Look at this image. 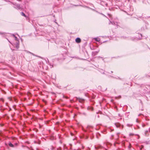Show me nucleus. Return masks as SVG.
<instances>
[{
    "label": "nucleus",
    "mask_w": 150,
    "mask_h": 150,
    "mask_svg": "<svg viewBox=\"0 0 150 150\" xmlns=\"http://www.w3.org/2000/svg\"><path fill=\"white\" fill-rule=\"evenodd\" d=\"M148 132V130L146 131H145V134H146Z\"/></svg>",
    "instance_id": "nucleus-27"
},
{
    "label": "nucleus",
    "mask_w": 150,
    "mask_h": 150,
    "mask_svg": "<svg viewBox=\"0 0 150 150\" xmlns=\"http://www.w3.org/2000/svg\"><path fill=\"white\" fill-rule=\"evenodd\" d=\"M110 72L111 73H112L113 72L112 71H111Z\"/></svg>",
    "instance_id": "nucleus-39"
},
{
    "label": "nucleus",
    "mask_w": 150,
    "mask_h": 150,
    "mask_svg": "<svg viewBox=\"0 0 150 150\" xmlns=\"http://www.w3.org/2000/svg\"><path fill=\"white\" fill-rule=\"evenodd\" d=\"M98 13H99V14L102 15L104 17L107 18V17L105 15H104V14H103L102 13H99V12H98Z\"/></svg>",
    "instance_id": "nucleus-18"
},
{
    "label": "nucleus",
    "mask_w": 150,
    "mask_h": 150,
    "mask_svg": "<svg viewBox=\"0 0 150 150\" xmlns=\"http://www.w3.org/2000/svg\"><path fill=\"white\" fill-rule=\"evenodd\" d=\"M140 37H139L138 38H136V37H132L131 38V39L132 41H135L136 40H137L138 39L139 40H140L142 39V34H140Z\"/></svg>",
    "instance_id": "nucleus-3"
},
{
    "label": "nucleus",
    "mask_w": 150,
    "mask_h": 150,
    "mask_svg": "<svg viewBox=\"0 0 150 150\" xmlns=\"http://www.w3.org/2000/svg\"><path fill=\"white\" fill-rule=\"evenodd\" d=\"M108 73H109V74H111V73H110L109 72H108Z\"/></svg>",
    "instance_id": "nucleus-45"
},
{
    "label": "nucleus",
    "mask_w": 150,
    "mask_h": 150,
    "mask_svg": "<svg viewBox=\"0 0 150 150\" xmlns=\"http://www.w3.org/2000/svg\"><path fill=\"white\" fill-rule=\"evenodd\" d=\"M145 125L144 124H143L142 125V126L143 127H145Z\"/></svg>",
    "instance_id": "nucleus-28"
},
{
    "label": "nucleus",
    "mask_w": 150,
    "mask_h": 150,
    "mask_svg": "<svg viewBox=\"0 0 150 150\" xmlns=\"http://www.w3.org/2000/svg\"><path fill=\"white\" fill-rule=\"evenodd\" d=\"M113 136H114V135H112V137H113Z\"/></svg>",
    "instance_id": "nucleus-44"
},
{
    "label": "nucleus",
    "mask_w": 150,
    "mask_h": 150,
    "mask_svg": "<svg viewBox=\"0 0 150 150\" xmlns=\"http://www.w3.org/2000/svg\"><path fill=\"white\" fill-rule=\"evenodd\" d=\"M0 136L2 137H3V134L1 133L0 132Z\"/></svg>",
    "instance_id": "nucleus-23"
},
{
    "label": "nucleus",
    "mask_w": 150,
    "mask_h": 150,
    "mask_svg": "<svg viewBox=\"0 0 150 150\" xmlns=\"http://www.w3.org/2000/svg\"><path fill=\"white\" fill-rule=\"evenodd\" d=\"M81 41V39L79 38H77L75 39V41L77 43H79Z\"/></svg>",
    "instance_id": "nucleus-7"
},
{
    "label": "nucleus",
    "mask_w": 150,
    "mask_h": 150,
    "mask_svg": "<svg viewBox=\"0 0 150 150\" xmlns=\"http://www.w3.org/2000/svg\"><path fill=\"white\" fill-rule=\"evenodd\" d=\"M29 53H30V54H32V55H33V56H37V57H38V56H36V55H35V54H34L33 53H32V52H29Z\"/></svg>",
    "instance_id": "nucleus-20"
},
{
    "label": "nucleus",
    "mask_w": 150,
    "mask_h": 150,
    "mask_svg": "<svg viewBox=\"0 0 150 150\" xmlns=\"http://www.w3.org/2000/svg\"><path fill=\"white\" fill-rule=\"evenodd\" d=\"M11 3L13 4L14 6L13 7L15 8H16L18 10L21 9L22 8V6H21V4H17L16 3H13L12 2H10Z\"/></svg>",
    "instance_id": "nucleus-1"
},
{
    "label": "nucleus",
    "mask_w": 150,
    "mask_h": 150,
    "mask_svg": "<svg viewBox=\"0 0 150 150\" xmlns=\"http://www.w3.org/2000/svg\"><path fill=\"white\" fill-rule=\"evenodd\" d=\"M80 114L81 115H83L85 116H87V114L85 112H83L80 113Z\"/></svg>",
    "instance_id": "nucleus-13"
},
{
    "label": "nucleus",
    "mask_w": 150,
    "mask_h": 150,
    "mask_svg": "<svg viewBox=\"0 0 150 150\" xmlns=\"http://www.w3.org/2000/svg\"><path fill=\"white\" fill-rule=\"evenodd\" d=\"M37 150H38V149H37Z\"/></svg>",
    "instance_id": "nucleus-48"
},
{
    "label": "nucleus",
    "mask_w": 150,
    "mask_h": 150,
    "mask_svg": "<svg viewBox=\"0 0 150 150\" xmlns=\"http://www.w3.org/2000/svg\"><path fill=\"white\" fill-rule=\"evenodd\" d=\"M114 79H120V80H121V79L119 77H115V78H114Z\"/></svg>",
    "instance_id": "nucleus-19"
},
{
    "label": "nucleus",
    "mask_w": 150,
    "mask_h": 150,
    "mask_svg": "<svg viewBox=\"0 0 150 150\" xmlns=\"http://www.w3.org/2000/svg\"><path fill=\"white\" fill-rule=\"evenodd\" d=\"M74 150H80V149H77V150H76V149H74Z\"/></svg>",
    "instance_id": "nucleus-38"
},
{
    "label": "nucleus",
    "mask_w": 150,
    "mask_h": 150,
    "mask_svg": "<svg viewBox=\"0 0 150 150\" xmlns=\"http://www.w3.org/2000/svg\"><path fill=\"white\" fill-rule=\"evenodd\" d=\"M146 76L147 77H148V76L149 77V76H150L149 75H148V76Z\"/></svg>",
    "instance_id": "nucleus-40"
},
{
    "label": "nucleus",
    "mask_w": 150,
    "mask_h": 150,
    "mask_svg": "<svg viewBox=\"0 0 150 150\" xmlns=\"http://www.w3.org/2000/svg\"><path fill=\"white\" fill-rule=\"evenodd\" d=\"M60 143L61 144L62 143V142H61V140H60Z\"/></svg>",
    "instance_id": "nucleus-37"
},
{
    "label": "nucleus",
    "mask_w": 150,
    "mask_h": 150,
    "mask_svg": "<svg viewBox=\"0 0 150 150\" xmlns=\"http://www.w3.org/2000/svg\"><path fill=\"white\" fill-rule=\"evenodd\" d=\"M77 99L79 100V102L80 103H82L84 101V99L80 98H77Z\"/></svg>",
    "instance_id": "nucleus-9"
},
{
    "label": "nucleus",
    "mask_w": 150,
    "mask_h": 150,
    "mask_svg": "<svg viewBox=\"0 0 150 150\" xmlns=\"http://www.w3.org/2000/svg\"><path fill=\"white\" fill-rule=\"evenodd\" d=\"M140 103H142V102L141 100H140Z\"/></svg>",
    "instance_id": "nucleus-43"
},
{
    "label": "nucleus",
    "mask_w": 150,
    "mask_h": 150,
    "mask_svg": "<svg viewBox=\"0 0 150 150\" xmlns=\"http://www.w3.org/2000/svg\"><path fill=\"white\" fill-rule=\"evenodd\" d=\"M91 126H88L86 127L87 129V130H86L84 129H83V130L85 132H91V131L90 130V128H92Z\"/></svg>",
    "instance_id": "nucleus-4"
},
{
    "label": "nucleus",
    "mask_w": 150,
    "mask_h": 150,
    "mask_svg": "<svg viewBox=\"0 0 150 150\" xmlns=\"http://www.w3.org/2000/svg\"><path fill=\"white\" fill-rule=\"evenodd\" d=\"M15 38V40H16L17 41V42L19 41V39L18 38L16 37H15V38Z\"/></svg>",
    "instance_id": "nucleus-17"
},
{
    "label": "nucleus",
    "mask_w": 150,
    "mask_h": 150,
    "mask_svg": "<svg viewBox=\"0 0 150 150\" xmlns=\"http://www.w3.org/2000/svg\"><path fill=\"white\" fill-rule=\"evenodd\" d=\"M136 122H139V120H138V119H136Z\"/></svg>",
    "instance_id": "nucleus-29"
},
{
    "label": "nucleus",
    "mask_w": 150,
    "mask_h": 150,
    "mask_svg": "<svg viewBox=\"0 0 150 150\" xmlns=\"http://www.w3.org/2000/svg\"><path fill=\"white\" fill-rule=\"evenodd\" d=\"M99 71L101 73L104 74V71L102 69H100Z\"/></svg>",
    "instance_id": "nucleus-15"
},
{
    "label": "nucleus",
    "mask_w": 150,
    "mask_h": 150,
    "mask_svg": "<svg viewBox=\"0 0 150 150\" xmlns=\"http://www.w3.org/2000/svg\"><path fill=\"white\" fill-rule=\"evenodd\" d=\"M11 50H12V51H13V50H14L12 49L11 48Z\"/></svg>",
    "instance_id": "nucleus-35"
},
{
    "label": "nucleus",
    "mask_w": 150,
    "mask_h": 150,
    "mask_svg": "<svg viewBox=\"0 0 150 150\" xmlns=\"http://www.w3.org/2000/svg\"><path fill=\"white\" fill-rule=\"evenodd\" d=\"M96 41L99 42L100 40V39L99 38H94Z\"/></svg>",
    "instance_id": "nucleus-12"
},
{
    "label": "nucleus",
    "mask_w": 150,
    "mask_h": 150,
    "mask_svg": "<svg viewBox=\"0 0 150 150\" xmlns=\"http://www.w3.org/2000/svg\"><path fill=\"white\" fill-rule=\"evenodd\" d=\"M1 139L0 138V141L1 140Z\"/></svg>",
    "instance_id": "nucleus-47"
},
{
    "label": "nucleus",
    "mask_w": 150,
    "mask_h": 150,
    "mask_svg": "<svg viewBox=\"0 0 150 150\" xmlns=\"http://www.w3.org/2000/svg\"><path fill=\"white\" fill-rule=\"evenodd\" d=\"M134 135V134L133 133H130L129 134L130 136H133Z\"/></svg>",
    "instance_id": "nucleus-25"
},
{
    "label": "nucleus",
    "mask_w": 150,
    "mask_h": 150,
    "mask_svg": "<svg viewBox=\"0 0 150 150\" xmlns=\"http://www.w3.org/2000/svg\"><path fill=\"white\" fill-rule=\"evenodd\" d=\"M87 109L88 110H89V109H91L92 110H93V108L92 107H88V108H87Z\"/></svg>",
    "instance_id": "nucleus-16"
},
{
    "label": "nucleus",
    "mask_w": 150,
    "mask_h": 150,
    "mask_svg": "<svg viewBox=\"0 0 150 150\" xmlns=\"http://www.w3.org/2000/svg\"><path fill=\"white\" fill-rule=\"evenodd\" d=\"M108 16H109V17H110V16H111V14H109V13H108Z\"/></svg>",
    "instance_id": "nucleus-30"
},
{
    "label": "nucleus",
    "mask_w": 150,
    "mask_h": 150,
    "mask_svg": "<svg viewBox=\"0 0 150 150\" xmlns=\"http://www.w3.org/2000/svg\"><path fill=\"white\" fill-rule=\"evenodd\" d=\"M139 18H142V16H140V17H139Z\"/></svg>",
    "instance_id": "nucleus-41"
},
{
    "label": "nucleus",
    "mask_w": 150,
    "mask_h": 150,
    "mask_svg": "<svg viewBox=\"0 0 150 150\" xmlns=\"http://www.w3.org/2000/svg\"><path fill=\"white\" fill-rule=\"evenodd\" d=\"M16 37V36H15H15H14V38H15V37Z\"/></svg>",
    "instance_id": "nucleus-42"
},
{
    "label": "nucleus",
    "mask_w": 150,
    "mask_h": 150,
    "mask_svg": "<svg viewBox=\"0 0 150 150\" xmlns=\"http://www.w3.org/2000/svg\"><path fill=\"white\" fill-rule=\"evenodd\" d=\"M17 143H16L15 144V145H16V146H17Z\"/></svg>",
    "instance_id": "nucleus-34"
},
{
    "label": "nucleus",
    "mask_w": 150,
    "mask_h": 150,
    "mask_svg": "<svg viewBox=\"0 0 150 150\" xmlns=\"http://www.w3.org/2000/svg\"><path fill=\"white\" fill-rule=\"evenodd\" d=\"M15 47L16 49L18 50L19 49V41H18L16 42L15 44Z\"/></svg>",
    "instance_id": "nucleus-6"
},
{
    "label": "nucleus",
    "mask_w": 150,
    "mask_h": 150,
    "mask_svg": "<svg viewBox=\"0 0 150 150\" xmlns=\"http://www.w3.org/2000/svg\"><path fill=\"white\" fill-rule=\"evenodd\" d=\"M127 126H128V127H130V125H129V124H127Z\"/></svg>",
    "instance_id": "nucleus-33"
},
{
    "label": "nucleus",
    "mask_w": 150,
    "mask_h": 150,
    "mask_svg": "<svg viewBox=\"0 0 150 150\" xmlns=\"http://www.w3.org/2000/svg\"><path fill=\"white\" fill-rule=\"evenodd\" d=\"M57 150H61V148H59V149L58 148V149H57Z\"/></svg>",
    "instance_id": "nucleus-31"
},
{
    "label": "nucleus",
    "mask_w": 150,
    "mask_h": 150,
    "mask_svg": "<svg viewBox=\"0 0 150 150\" xmlns=\"http://www.w3.org/2000/svg\"><path fill=\"white\" fill-rule=\"evenodd\" d=\"M100 147L99 146L95 147V148L97 149H98Z\"/></svg>",
    "instance_id": "nucleus-26"
},
{
    "label": "nucleus",
    "mask_w": 150,
    "mask_h": 150,
    "mask_svg": "<svg viewBox=\"0 0 150 150\" xmlns=\"http://www.w3.org/2000/svg\"><path fill=\"white\" fill-rule=\"evenodd\" d=\"M98 57V58H102V60H104V58H103L102 57H101L99 56V57Z\"/></svg>",
    "instance_id": "nucleus-22"
},
{
    "label": "nucleus",
    "mask_w": 150,
    "mask_h": 150,
    "mask_svg": "<svg viewBox=\"0 0 150 150\" xmlns=\"http://www.w3.org/2000/svg\"><path fill=\"white\" fill-rule=\"evenodd\" d=\"M109 77L112 78H115V77L113 76H111V75L109 76Z\"/></svg>",
    "instance_id": "nucleus-24"
},
{
    "label": "nucleus",
    "mask_w": 150,
    "mask_h": 150,
    "mask_svg": "<svg viewBox=\"0 0 150 150\" xmlns=\"http://www.w3.org/2000/svg\"><path fill=\"white\" fill-rule=\"evenodd\" d=\"M99 52V50L97 51L93 52H92V55L93 56H95V55H97L98 54Z\"/></svg>",
    "instance_id": "nucleus-8"
},
{
    "label": "nucleus",
    "mask_w": 150,
    "mask_h": 150,
    "mask_svg": "<svg viewBox=\"0 0 150 150\" xmlns=\"http://www.w3.org/2000/svg\"><path fill=\"white\" fill-rule=\"evenodd\" d=\"M52 67H53V65H52Z\"/></svg>",
    "instance_id": "nucleus-46"
},
{
    "label": "nucleus",
    "mask_w": 150,
    "mask_h": 150,
    "mask_svg": "<svg viewBox=\"0 0 150 150\" xmlns=\"http://www.w3.org/2000/svg\"><path fill=\"white\" fill-rule=\"evenodd\" d=\"M5 145L6 146L8 145L9 146L13 148L14 147V145L12 144L10 142H9L7 144V143H5Z\"/></svg>",
    "instance_id": "nucleus-5"
},
{
    "label": "nucleus",
    "mask_w": 150,
    "mask_h": 150,
    "mask_svg": "<svg viewBox=\"0 0 150 150\" xmlns=\"http://www.w3.org/2000/svg\"><path fill=\"white\" fill-rule=\"evenodd\" d=\"M88 138V136H86V139H87Z\"/></svg>",
    "instance_id": "nucleus-36"
},
{
    "label": "nucleus",
    "mask_w": 150,
    "mask_h": 150,
    "mask_svg": "<svg viewBox=\"0 0 150 150\" xmlns=\"http://www.w3.org/2000/svg\"><path fill=\"white\" fill-rule=\"evenodd\" d=\"M115 125L117 127H120V124L119 123H115Z\"/></svg>",
    "instance_id": "nucleus-10"
},
{
    "label": "nucleus",
    "mask_w": 150,
    "mask_h": 150,
    "mask_svg": "<svg viewBox=\"0 0 150 150\" xmlns=\"http://www.w3.org/2000/svg\"><path fill=\"white\" fill-rule=\"evenodd\" d=\"M6 33L4 32H0V35H1L3 36V37L5 38H6L8 41L9 42H10L11 45H13L12 44L11 42L7 38H6Z\"/></svg>",
    "instance_id": "nucleus-2"
},
{
    "label": "nucleus",
    "mask_w": 150,
    "mask_h": 150,
    "mask_svg": "<svg viewBox=\"0 0 150 150\" xmlns=\"http://www.w3.org/2000/svg\"><path fill=\"white\" fill-rule=\"evenodd\" d=\"M15 35L14 34H12V35L13 37H14V36H15Z\"/></svg>",
    "instance_id": "nucleus-32"
},
{
    "label": "nucleus",
    "mask_w": 150,
    "mask_h": 150,
    "mask_svg": "<svg viewBox=\"0 0 150 150\" xmlns=\"http://www.w3.org/2000/svg\"><path fill=\"white\" fill-rule=\"evenodd\" d=\"M110 23L112 24V25H114V24H115V23L114 22H112L111 21H110L109 24H110Z\"/></svg>",
    "instance_id": "nucleus-21"
},
{
    "label": "nucleus",
    "mask_w": 150,
    "mask_h": 150,
    "mask_svg": "<svg viewBox=\"0 0 150 150\" xmlns=\"http://www.w3.org/2000/svg\"><path fill=\"white\" fill-rule=\"evenodd\" d=\"M21 15L25 17H27V16L25 15V14L23 12H21Z\"/></svg>",
    "instance_id": "nucleus-14"
},
{
    "label": "nucleus",
    "mask_w": 150,
    "mask_h": 150,
    "mask_svg": "<svg viewBox=\"0 0 150 150\" xmlns=\"http://www.w3.org/2000/svg\"><path fill=\"white\" fill-rule=\"evenodd\" d=\"M85 7H86V8H88L90 9H91L92 10H93V11H95L96 12H97V13H98V11H96V10H94V9H92V8H90L89 7H88V6H85Z\"/></svg>",
    "instance_id": "nucleus-11"
}]
</instances>
